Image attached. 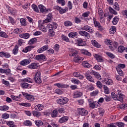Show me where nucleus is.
Listing matches in <instances>:
<instances>
[{
  "instance_id": "nucleus-1",
  "label": "nucleus",
  "mask_w": 127,
  "mask_h": 127,
  "mask_svg": "<svg viewBox=\"0 0 127 127\" xmlns=\"http://www.w3.org/2000/svg\"><path fill=\"white\" fill-rule=\"evenodd\" d=\"M111 96L114 101H119L121 102V103H123L124 102V99L126 97L124 94H123V91L121 90H117V94H116L115 93L112 92Z\"/></svg>"
},
{
  "instance_id": "nucleus-2",
  "label": "nucleus",
  "mask_w": 127,
  "mask_h": 127,
  "mask_svg": "<svg viewBox=\"0 0 127 127\" xmlns=\"http://www.w3.org/2000/svg\"><path fill=\"white\" fill-rule=\"evenodd\" d=\"M58 26V24L56 22H53L51 24L47 25V27L49 29L48 35L50 37H53L55 35V32H54V29H56Z\"/></svg>"
},
{
  "instance_id": "nucleus-3",
  "label": "nucleus",
  "mask_w": 127,
  "mask_h": 127,
  "mask_svg": "<svg viewBox=\"0 0 127 127\" xmlns=\"http://www.w3.org/2000/svg\"><path fill=\"white\" fill-rule=\"evenodd\" d=\"M34 81L36 84H41L42 80H41V72L37 71L35 73L34 77Z\"/></svg>"
},
{
  "instance_id": "nucleus-4",
  "label": "nucleus",
  "mask_w": 127,
  "mask_h": 127,
  "mask_svg": "<svg viewBox=\"0 0 127 127\" xmlns=\"http://www.w3.org/2000/svg\"><path fill=\"white\" fill-rule=\"evenodd\" d=\"M68 102H69V99L67 97H60L57 101V103L59 105H65Z\"/></svg>"
},
{
  "instance_id": "nucleus-5",
  "label": "nucleus",
  "mask_w": 127,
  "mask_h": 127,
  "mask_svg": "<svg viewBox=\"0 0 127 127\" xmlns=\"http://www.w3.org/2000/svg\"><path fill=\"white\" fill-rule=\"evenodd\" d=\"M93 20L95 27L98 28V30L100 31H103V30H104V28L101 25L100 22L97 21V19L95 17H93Z\"/></svg>"
},
{
  "instance_id": "nucleus-6",
  "label": "nucleus",
  "mask_w": 127,
  "mask_h": 127,
  "mask_svg": "<svg viewBox=\"0 0 127 127\" xmlns=\"http://www.w3.org/2000/svg\"><path fill=\"white\" fill-rule=\"evenodd\" d=\"M38 23L40 30L42 31V32H47V29H48L47 26H45L44 24H42V21L41 20L38 21Z\"/></svg>"
},
{
  "instance_id": "nucleus-7",
  "label": "nucleus",
  "mask_w": 127,
  "mask_h": 127,
  "mask_svg": "<svg viewBox=\"0 0 127 127\" xmlns=\"http://www.w3.org/2000/svg\"><path fill=\"white\" fill-rule=\"evenodd\" d=\"M38 7L41 13H47V12H49V11H51V10H52L51 8L46 9V7L42 4H39L38 5Z\"/></svg>"
},
{
  "instance_id": "nucleus-8",
  "label": "nucleus",
  "mask_w": 127,
  "mask_h": 127,
  "mask_svg": "<svg viewBox=\"0 0 127 127\" xmlns=\"http://www.w3.org/2000/svg\"><path fill=\"white\" fill-rule=\"evenodd\" d=\"M55 9H57L59 11V13L60 14H63V13H65V12H67L68 11V7H65V8H63L62 7L59 6H56L54 7Z\"/></svg>"
},
{
  "instance_id": "nucleus-9",
  "label": "nucleus",
  "mask_w": 127,
  "mask_h": 127,
  "mask_svg": "<svg viewBox=\"0 0 127 127\" xmlns=\"http://www.w3.org/2000/svg\"><path fill=\"white\" fill-rule=\"evenodd\" d=\"M46 56L43 54L36 55L35 57V60L39 61V62L46 61Z\"/></svg>"
},
{
  "instance_id": "nucleus-10",
  "label": "nucleus",
  "mask_w": 127,
  "mask_h": 127,
  "mask_svg": "<svg viewBox=\"0 0 127 127\" xmlns=\"http://www.w3.org/2000/svg\"><path fill=\"white\" fill-rule=\"evenodd\" d=\"M22 95L27 99V100H28V101H29V102H33V101L35 100L34 96L27 93L22 92Z\"/></svg>"
},
{
  "instance_id": "nucleus-11",
  "label": "nucleus",
  "mask_w": 127,
  "mask_h": 127,
  "mask_svg": "<svg viewBox=\"0 0 127 127\" xmlns=\"http://www.w3.org/2000/svg\"><path fill=\"white\" fill-rule=\"evenodd\" d=\"M54 86H56L59 89H67L69 88V85L65 83H55Z\"/></svg>"
},
{
  "instance_id": "nucleus-12",
  "label": "nucleus",
  "mask_w": 127,
  "mask_h": 127,
  "mask_svg": "<svg viewBox=\"0 0 127 127\" xmlns=\"http://www.w3.org/2000/svg\"><path fill=\"white\" fill-rule=\"evenodd\" d=\"M102 82L103 83V84L107 85V86H109V85H113V84H114L113 80L108 78H103L102 80Z\"/></svg>"
},
{
  "instance_id": "nucleus-13",
  "label": "nucleus",
  "mask_w": 127,
  "mask_h": 127,
  "mask_svg": "<svg viewBox=\"0 0 127 127\" xmlns=\"http://www.w3.org/2000/svg\"><path fill=\"white\" fill-rule=\"evenodd\" d=\"M68 121H69V117L63 116L59 120V123L65 124V123H67Z\"/></svg>"
},
{
  "instance_id": "nucleus-14",
  "label": "nucleus",
  "mask_w": 127,
  "mask_h": 127,
  "mask_svg": "<svg viewBox=\"0 0 127 127\" xmlns=\"http://www.w3.org/2000/svg\"><path fill=\"white\" fill-rule=\"evenodd\" d=\"M83 30H85V31H87V32H89L90 33H94L95 32V30L93 29L90 26L85 25L83 27Z\"/></svg>"
},
{
  "instance_id": "nucleus-15",
  "label": "nucleus",
  "mask_w": 127,
  "mask_h": 127,
  "mask_svg": "<svg viewBox=\"0 0 127 127\" xmlns=\"http://www.w3.org/2000/svg\"><path fill=\"white\" fill-rule=\"evenodd\" d=\"M85 77L86 79L89 81V82H91V83H95V80L94 79V78L92 77L91 75L89 74L87 72H86L84 74Z\"/></svg>"
},
{
  "instance_id": "nucleus-16",
  "label": "nucleus",
  "mask_w": 127,
  "mask_h": 127,
  "mask_svg": "<svg viewBox=\"0 0 127 127\" xmlns=\"http://www.w3.org/2000/svg\"><path fill=\"white\" fill-rule=\"evenodd\" d=\"M76 42L78 46H84L86 45V42L83 40V39L77 38L76 40Z\"/></svg>"
},
{
  "instance_id": "nucleus-17",
  "label": "nucleus",
  "mask_w": 127,
  "mask_h": 127,
  "mask_svg": "<svg viewBox=\"0 0 127 127\" xmlns=\"http://www.w3.org/2000/svg\"><path fill=\"white\" fill-rule=\"evenodd\" d=\"M35 47V46H28L22 50V52H23V53H27V52L31 51Z\"/></svg>"
},
{
  "instance_id": "nucleus-18",
  "label": "nucleus",
  "mask_w": 127,
  "mask_h": 127,
  "mask_svg": "<svg viewBox=\"0 0 127 127\" xmlns=\"http://www.w3.org/2000/svg\"><path fill=\"white\" fill-rule=\"evenodd\" d=\"M101 105L98 101H94L89 104V106L91 109H96V108H99Z\"/></svg>"
},
{
  "instance_id": "nucleus-19",
  "label": "nucleus",
  "mask_w": 127,
  "mask_h": 127,
  "mask_svg": "<svg viewBox=\"0 0 127 127\" xmlns=\"http://www.w3.org/2000/svg\"><path fill=\"white\" fill-rule=\"evenodd\" d=\"M78 112L81 116H87L88 115V111L84 108H79Z\"/></svg>"
},
{
  "instance_id": "nucleus-20",
  "label": "nucleus",
  "mask_w": 127,
  "mask_h": 127,
  "mask_svg": "<svg viewBox=\"0 0 127 127\" xmlns=\"http://www.w3.org/2000/svg\"><path fill=\"white\" fill-rule=\"evenodd\" d=\"M91 73L97 80H102V76L100 73L95 70H92Z\"/></svg>"
},
{
  "instance_id": "nucleus-21",
  "label": "nucleus",
  "mask_w": 127,
  "mask_h": 127,
  "mask_svg": "<svg viewBox=\"0 0 127 127\" xmlns=\"http://www.w3.org/2000/svg\"><path fill=\"white\" fill-rule=\"evenodd\" d=\"M31 62V60L29 59H24L20 62V64L22 66H26V65H28V64H30Z\"/></svg>"
},
{
  "instance_id": "nucleus-22",
  "label": "nucleus",
  "mask_w": 127,
  "mask_h": 127,
  "mask_svg": "<svg viewBox=\"0 0 127 127\" xmlns=\"http://www.w3.org/2000/svg\"><path fill=\"white\" fill-rule=\"evenodd\" d=\"M11 55L10 54L7 52H0V57H5V58H10Z\"/></svg>"
},
{
  "instance_id": "nucleus-23",
  "label": "nucleus",
  "mask_w": 127,
  "mask_h": 127,
  "mask_svg": "<svg viewBox=\"0 0 127 127\" xmlns=\"http://www.w3.org/2000/svg\"><path fill=\"white\" fill-rule=\"evenodd\" d=\"M84 60V58L77 56L73 58V61L75 63H79V62H82Z\"/></svg>"
},
{
  "instance_id": "nucleus-24",
  "label": "nucleus",
  "mask_w": 127,
  "mask_h": 127,
  "mask_svg": "<svg viewBox=\"0 0 127 127\" xmlns=\"http://www.w3.org/2000/svg\"><path fill=\"white\" fill-rule=\"evenodd\" d=\"M78 33L79 35H81V36H84V37H89L90 38V34H89V33L85 31H79Z\"/></svg>"
},
{
  "instance_id": "nucleus-25",
  "label": "nucleus",
  "mask_w": 127,
  "mask_h": 127,
  "mask_svg": "<svg viewBox=\"0 0 127 127\" xmlns=\"http://www.w3.org/2000/svg\"><path fill=\"white\" fill-rule=\"evenodd\" d=\"M83 96V93L81 91H75L73 93V98L77 99V98H80Z\"/></svg>"
},
{
  "instance_id": "nucleus-26",
  "label": "nucleus",
  "mask_w": 127,
  "mask_h": 127,
  "mask_svg": "<svg viewBox=\"0 0 127 127\" xmlns=\"http://www.w3.org/2000/svg\"><path fill=\"white\" fill-rule=\"evenodd\" d=\"M48 49V45H45L37 50L38 53H42Z\"/></svg>"
},
{
  "instance_id": "nucleus-27",
  "label": "nucleus",
  "mask_w": 127,
  "mask_h": 127,
  "mask_svg": "<svg viewBox=\"0 0 127 127\" xmlns=\"http://www.w3.org/2000/svg\"><path fill=\"white\" fill-rule=\"evenodd\" d=\"M44 108V106L42 104H38L34 107L35 110L37 112L42 111Z\"/></svg>"
},
{
  "instance_id": "nucleus-28",
  "label": "nucleus",
  "mask_w": 127,
  "mask_h": 127,
  "mask_svg": "<svg viewBox=\"0 0 127 127\" xmlns=\"http://www.w3.org/2000/svg\"><path fill=\"white\" fill-rule=\"evenodd\" d=\"M94 56L95 58H96V59L98 62H104V59H103V57H102V56H101L97 54H95L94 55Z\"/></svg>"
},
{
  "instance_id": "nucleus-29",
  "label": "nucleus",
  "mask_w": 127,
  "mask_h": 127,
  "mask_svg": "<svg viewBox=\"0 0 127 127\" xmlns=\"http://www.w3.org/2000/svg\"><path fill=\"white\" fill-rule=\"evenodd\" d=\"M38 65H37V63H33L28 65V68L29 69H37Z\"/></svg>"
},
{
  "instance_id": "nucleus-30",
  "label": "nucleus",
  "mask_w": 127,
  "mask_h": 127,
  "mask_svg": "<svg viewBox=\"0 0 127 127\" xmlns=\"http://www.w3.org/2000/svg\"><path fill=\"white\" fill-rule=\"evenodd\" d=\"M81 53L82 54H83V55H86L87 56H89V57H91L92 56V54H91V53L89 52V51H88L86 49L81 50Z\"/></svg>"
},
{
  "instance_id": "nucleus-31",
  "label": "nucleus",
  "mask_w": 127,
  "mask_h": 127,
  "mask_svg": "<svg viewBox=\"0 0 127 127\" xmlns=\"http://www.w3.org/2000/svg\"><path fill=\"white\" fill-rule=\"evenodd\" d=\"M91 44L95 47H97V48H101V45L100 43H98L97 41L95 40H92L91 41Z\"/></svg>"
},
{
  "instance_id": "nucleus-32",
  "label": "nucleus",
  "mask_w": 127,
  "mask_h": 127,
  "mask_svg": "<svg viewBox=\"0 0 127 127\" xmlns=\"http://www.w3.org/2000/svg\"><path fill=\"white\" fill-rule=\"evenodd\" d=\"M51 115L52 118H57V117H60L58 116V111L56 109L53 110Z\"/></svg>"
},
{
  "instance_id": "nucleus-33",
  "label": "nucleus",
  "mask_w": 127,
  "mask_h": 127,
  "mask_svg": "<svg viewBox=\"0 0 127 127\" xmlns=\"http://www.w3.org/2000/svg\"><path fill=\"white\" fill-rule=\"evenodd\" d=\"M20 86L23 88V89H28L30 85L26 82H22V83L20 84Z\"/></svg>"
},
{
  "instance_id": "nucleus-34",
  "label": "nucleus",
  "mask_w": 127,
  "mask_h": 127,
  "mask_svg": "<svg viewBox=\"0 0 127 127\" xmlns=\"http://www.w3.org/2000/svg\"><path fill=\"white\" fill-rule=\"evenodd\" d=\"M89 15H90V11H88L84 12L82 14V17H81V19H84V20H86V19L85 18H86V17H88Z\"/></svg>"
},
{
  "instance_id": "nucleus-35",
  "label": "nucleus",
  "mask_w": 127,
  "mask_h": 127,
  "mask_svg": "<svg viewBox=\"0 0 127 127\" xmlns=\"http://www.w3.org/2000/svg\"><path fill=\"white\" fill-rule=\"evenodd\" d=\"M82 66L85 68H91L92 64H89L87 61H84L82 63Z\"/></svg>"
},
{
  "instance_id": "nucleus-36",
  "label": "nucleus",
  "mask_w": 127,
  "mask_h": 127,
  "mask_svg": "<svg viewBox=\"0 0 127 127\" xmlns=\"http://www.w3.org/2000/svg\"><path fill=\"white\" fill-rule=\"evenodd\" d=\"M9 107L6 105H3L0 106V111L2 112H5L6 111H8Z\"/></svg>"
},
{
  "instance_id": "nucleus-37",
  "label": "nucleus",
  "mask_w": 127,
  "mask_h": 127,
  "mask_svg": "<svg viewBox=\"0 0 127 127\" xmlns=\"http://www.w3.org/2000/svg\"><path fill=\"white\" fill-rule=\"evenodd\" d=\"M18 48H19V47L17 45H16L14 46V48L12 50V53L14 54V55H16L17 53H18Z\"/></svg>"
},
{
  "instance_id": "nucleus-38",
  "label": "nucleus",
  "mask_w": 127,
  "mask_h": 127,
  "mask_svg": "<svg viewBox=\"0 0 127 127\" xmlns=\"http://www.w3.org/2000/svg\"><path fill=\"white\" fill-rule=\"evenodd\" d=\"M20 22L22 26H26V25H27L26 20L24 18L20 19Z\"/></svg>"
},
{
  "instance_id": "nucleus-39",
  "label": "nucleus",
  "mask_w": 127,
  "mask_h": 127,
  "mask_svg": "<svg viewBox=\"0 0 127 127\" xmlns=\"http://www.w3.org/2000/svg\"><path fill=\"white\" fill-rule=\"evenodd\" d=\"M109 10L110 13L111 14H114V15H117V14H118V12L112 8L111 6L109 7Z\"/></svg>"
},
{
  "instance_id": "nucleus-40",
  "label": "nucleus",
  "mask_w": 127,
  "mask_h": 127,
  "mask_svg": "<svg viewBox=\"0 0 127 127\" xmlns=\"http://www.w3.org/2000/svg\"><path fill=\"white\" fill-rule=\"evenodd\" d=\"M22 82L24 83H32V79L30 77H26L22 79Z\"/></svg>"
},
{
  "instance_id": "nucleus-41",
  "label": "nucleus",
  "mask_w": 127,
  "mask_h": 127,
  "mask_svg": "<svg viewBox=\"0 0 127 127\" xmlns=\"http://www.w3.org/2000/svg\"><path fill=\"white\" fill-rule=\"evenodd\" d=\"M32 115L35 118H39V117H40V116H41V113L40 112H37V111H33Z\"/></svg>"
},
{
  "instance_id": "nucleus-42",
  "label": "nucleus",
  "mask_w": 127,
  "mask_h": 127,
  "mask_svg": "<svg viewBox=\"0 0 127 127\" xmlns=\"http://www.w3.org/2000/svg\"><path fill=\"white\" fill-rule=\"evenodd\" d=\"M125 50H126V48L124 46H120L118 48V51L119 53H123Z\"/></svg>"
},
{
  "instance_id": "nucleus-43",
  "label": "nucleus",
  "mask_w": 127,
  "mask_h": 127,
  "mask_svg": "<svg viewBox=\"0 0 127 127\" xmlns=\"http://www.w3.org/2000/svg\"><path fill=\"white\" fill-rule=\"evenodd\" d=\"M31 6L34 11H35V12H37V13L39 12V9H38V7L37 6V5H36L35 4H33Z\"/></svg>"
},
{
  "instance_id": "nucleus-44",
  "label": "nucleus",
  "mask_w": 127,
  "mask_h": 127,
  "mask_svg": "<svg viewBox=\"0 0 127 127\" xmlns=\"http://www.w3.org/2000/svg\"><path fill=\"white\" fill-rule=\"evenodd\" d=\"M117 32V28L115 26L111 27L110 29V32L111 34H115Z\"/></svg>"
},
{
  "instance_id": "nucleus-45",
  "label": "nucleus",
  "mask_w": 127,
  "mask_h": 127,
  "mask_svg": "<svg viewBox=\"0 0 127 127\" xmlns=\"http://www.w3.org/2000/svg\"><path fill=\"white\" fill-rule=\"evenodd\" d=\"M0 37H2L3 38H8V35L6 33L1 31L0 32Z\"/></svg>"
},
{
  "instance_id": "nucleus-46",
  "label": "nucleus",
  "mask_w": 127,
  "mask_h": 127,
  "mask_svg": "<svg viewBox=\"0 0 127 127\" xmlns=\"http://www.w3.org/2000/svg\"><path fill=\"white\" fill-rule=\"evenodd\" d=\"M118 22H119V17H114L112 21L113 24H114V25H117V24H118Z\"/></svg>"
},
{
  "instance_id": "nucleus-47",
  "label": "nucleus",
  "mask_w": 127,
  "mask_h": 127,
  "mask_svg": "<svg viewBox=\"0 0 127 127\" xmlns=\"http://www.w3.org/2000/svg\"><path fill=\"white\" fill-rule=\"evenodd\" d=\"M78 54V51L75 50H71V53H69V56H76Z\"/></svg>"
},
{
  "instance_id": "nucleus-48",
  "label": "nucleus",
  "mask_w": 127,
  "mask_h": 127,
  "mask_svg": "<svg viewBox=\"0 0 127 127\" xmlns=\"http://www.w3.org/2000/svg\"><path fill=\"white\" fill-rule=\"evenodd\" d=\"M35 124L37 127H41L42 126H43V122H42V121L40 120H36L35 121Z\"/></svg>"
},
{
  "instance_id": "nucleus-49",
  "label": "nucleus",
  "mask_w": 127,
  "mask_h": 127,
  "mask_svg": "<svg viewBox=\"0 0 127 127\" xmlns=\"http://www.w3.org/2000/svg\"><path fill=\"white\" fill-rule=\"evenodd\" d=\"M98 13L99 14V17H103L104 16H106L105 14H104V12L102 11V9L99 8L98 11Z\"/></svg>"
},
{
  "instance_id": "nucleus-50",
  "label": "nucleus",
  "mask_w": 127,
  "mask_h": 127,
  "mask_svg": "<svg viewBox=\"0 0 127 127\" xmlns=\"http://www.w3.org/2000/svg\"><path fill=\"white\" fill-rule=\"evenodd\" d=\"M74 21L75 23H76V24H80V23L82 22L81 19H80V18L78 17L77 16L74 17Z\"/></svg>"
},
{
  "instance_id": "nucleus-51",
  "label": "nucleus",
  "mask_w": 127,
  "mask_h": 127,
  "mask_svg": "<svg viewBox=\"0 0 127 127\" xmlns=\"http://www.w3.org/2000/svg\"><path fill=\"white\" fill-rule=\"evenodd\" d=\"M78 35V33L77 32H70L69 34H68V37H70V38H74V37H76Z\"/></svg>"
},
{
  "instance_id": "nucleus-52",
  "label": "nucleus",
  "mask_w": 127,
  "mask_h": 127,
  "mask_svg": "<svg viewBox=\"0 0 127 127\" xmlns=\"http://www.w3.org/2000/svg\"><path fill=\"white\" fill-rule=\"evenodd\" d=\"M37 42V39L36 38L31 39L29 42L28 44H34V43H36Z\"/></svg>"
},
{
  "instance_id": "nucleus-53",
  "label": "nucleus",
  "mask_w": 127,
  "mask_h": 127,
  "mask_svg": "<svg viewBox=\"0 0 127 127\" xmlns=\"http://www.w3.org/2000/svg\"><path fill=\"white\" fill-rule=\"evenodd\" d=\"M24 125L27 126V127H31L32 126V123L29 120H26L24 122Z\"/></svg>"
},
{
  "instance_id": "nucleus-54",
  "label": "nucleus",
  "mask_w": 127,
  "mask_h": 127,
  "mask_svg": "<svg viewBox=\"0 0 127 127\" xmlns=\"http://www.w3.org/2000/svg\"><path fill=\"white\" fill-rule=\"evenodd\" d=\"M106 55H107V56H108V57H110V58H111V59H115V58H116V56H115V55H114L112 53L106 52Z\"/></svg>"
},
{
  "instance_id": "nucleus-55",
  "label": "nucleus",
  "mask_w": 127,
  "mask_h": 127,
  "mask_svg": "<svg viewBox=\"0 0 127 127\" xmlns=\"http://www.w3.org/2000/svg\"><path fill=\"white\" fill-rule=\"evenodd\" d=\"M64 26H72L73 25V23L71 21H65L64 22Z\"/></svg>"
},
{
  "instance_id": "nucleus-56",
  "label": "nucleus",
  "mask_w": 127,
  "mask_h": 127,
  "mask_svg": "<svg viewBox=\"0 0 127 127\" xmlns=\"http://www.w3.org/2000/svg\"><path fill=\"white\" fill-rule=\"evenodd\" d=\"M115 124L118 127H125V123L117 122L115 123Z\"/></svg>"
},
{
  "instance_id": "nucleus-57",
  "label": "nucleus",
  "mask_w": 127,
  "mask_h": 127,
  "mask_svg": "<svg viewBox=\"0 0 127 127\" xmlns=\"http://www.w3.org/2000/svg\"><path fill=\"white\" fill-rule=\"evenodd\" d=\"M71 83H73V84H75V85H79V83H80V82L78 79H76V78H72L71 79Z\"/></svg>"
},
{
  "instance_id": "nucleus-58",
  "label": "nucleus",
  "mask_w": 127,
  "mask_h": 127,
  "mask_svg": "<svg viewBox=\"0 0 127 127\" xmlns=\"http://www.w3.org/2000/svg\"><path fill=\"white\" fill-rule=\"evenodd\" d=\"M8 19L10 23L12 24V25H14V24H15V23H16L15 20L13 18H12V17L9 16Z\"/></svg>"
},
{
  "instance_id": "nucleus-59",
  "label": "nucleus",
  "mask_w": 127,
  "mask_h": 127,
  "mask_svg": "<svg viewBox=\"0 0 127 127\" xmlns=\"http://www.w3.org/2000/svg\"><path fill=\"white\" fill-rule=\"evenodd\" d=\"M126 67V64H119L116 67V69H124Z\"/></svg>"
},
{
  "instance_id": "nucleus-60",
  "label": "nucleus",
  "mask_w": 127,
  "mask_h": 127,
  "mask_svg": "<svg viewBox=\"0 0 127 127\" xmlns=\"http://www.w3.org/2000/svg\"><path fill=\"white\" fill-rule=\"evenodd\" d=\"M113 7L116 10H117V11L120 10V6L119 5V3H118V2H116L114 3Z\"/></svg>"
},
{
  "instance_id": "nucleus-61",
  "label": "nucleus",
  "mask_w": 127,
  "mask_h": 127,
  "mask_svg": "<svg viewBox=\"0 0 127 127\" xmlns=\"http://www.w3.org/2000/svg\"><path fill=\"white\" fill-rule=\"evenodd\" d=\"M96 84L97 88H99V89H102L103 88V84H102L101 81L99 80L97 81Z\"/></svg>"
},
{
  "instance_id": "nucleus-62",
  "label": "nucleus",
  "mask_w": 127,
  "mask_h": 127,
  "mask_svg": "<svg viewBox=\"0 0 127 127\" xmlns=\"http://www.w3.org/2000/svg\"><path fill=\"white\" fill-rule=\"evenodd\" d=\"M6 124L9 127H14V122L12 121H7Z\"/></svg>"
},
{
  "instance_id": "nucleus-63",
  "label": "nucleus",
  "mask_w": 127,
  "mask_h": 127,
  "mask_svg": "<svg viewBox=\"0 0 127 127\" xmlns=\"http://www.w3.org/2000/svg\"><path fill=\"white\" fill-rule=\"evenodd\" d=\"M119 107L122 110H125V109H127V104H120Z\"/></svg>"
},
{
  "instance_id": "nucleus-64",
  "label": "nucleus",
  "mask_w": 127,
  "mask_h": 127,
  "mask_svg": "<svg viewBox=\"0 0 127 127\" xmlns=\"http://www.w3.org/2000/svg\"><path fill=\"white\" fill-rule=\"evenodd\" d=\"M116 69L119 75L123 77V76H124V71L121 69H120V68H116Z\"/></svg>"
}]
</instances>
